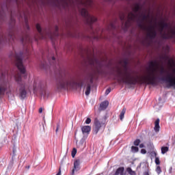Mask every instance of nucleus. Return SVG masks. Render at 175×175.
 <instances>
[{
	"label": "nucleus",
	"mask_w": 175,
	"mask_h": 175,
	"mask_svg": "<svg viewBox=\"0 0 175 175\" xmlns=\"http://www.w3.org/2000/svg\"><path fill=\"white\" fill-rule=\"evenodd\" d=\"M159 64L157 60L151 61L149 63V68L147 72V75L144 77L143 79L139 77H134L135 70H129L128 68V61H123V70L118 68L116 70L118 81L120 83H124L129 85H136V84H147L148 85H158V80L165 81L168 84L167 88L173 87L175 89V77L168 75L166 77H158L157 74V68Z\"/></svg>",
	"instance_id": "f257e3e1"
},
{
	"label": "nucleus",
	"mask_w": 175,
	"mask_h": 175,
	"mask_svg": "<svg viewBox=\"0 0 175 175\" xmlns=\"http://www.w3.org/2000/svg\"><path fill=\"white\" fill-rule=\"evenodd\" d=\"M14 59L15 65L21 73H17L14 75L15 81H16L21 87L19 89V96L21 99H25V98H27V90H25V83L23 82L21 75H25L24 78L27 79V70L24 64H23V53H15Z\"/></svg>",
	"instance_id": "f03ea898"
},
{
	"label": "nucleus",
	"mask_w": 175,
	"mask_h": 175,
	"mask_svg": "<svg viewBox=\"0 0 175 175\" xmlns=\"http://www.w3.org/2000/svg\"><path fill=\"white\" fill-rule=\"evenodd\" d=\"M84 83H85V79H79L78 81H76L75 77L59 70V77L56 79V88L57 90H65L68 87H73L74 85L83 87Z\"/></svg>",
	"instance_id": "7ed1b4c3"
},
{
	"label": "nucleus",
	"mask_w": 175,
	"mask_h": 175,
	"mask_svg": "<svg viewBox=\"0 0 175 175\" xmlns=\"http://www.w3.org/2000/svg\"><path fill=\"white\" fill-rule=\"evenodd\" d=\"M142 8L140 7V4L136 3L133 8V11L134 12V13L133 12H131L128 14V20L125 22L124 24L126 28H128L129 27V23H131V21H135V20L137 18V14H136V13L140 12Z\"/></svg>",
	"instance_id": "20e7f679"
},
{
	"label": "nucleus",
	"mask_w": 175,
	"mask_h": 175,
	"mask_svg": "<svg viewBox=\"0 0 175 175\" xmlns=\"http://www.w3.org/2000/svg\"><path fill=\"white\" fill-rule=\"evenodd\" d=\"M106 121H107L106 116H103L100 119H98V118H96L94 119V127L93 128V133L95 135L98 134V132L100 131V128H102V126H104V128H105Z\"/></svg>",
	"instance_id": "39448f33"
},
{
	"label": "nucleus",
	"mask_w": 175,
	"mask_h": 175,
	"mask_svg": "<svg viewBox=\"0 0 175 175\" xmlns=\"http://www.w3.org/2000/svg\"><path fill=\"white\" fill-rule=\"evenodd\" d=\"M80 13L81 16H83V18H85V21L86 24H88V25H90V27L91 25H92L93 23H95L98 20L95 16L90 15L88 13V11L87 10V9L85 8H82L80 10Z\"/></svg>",
	"instance_id": "423d86ee"
},
{
	"label": "nucleus",
	"mask_w": 175,
	"mask_h": 175,
	"mask_svg": "<svg viewBox=\"0 0 175 175\" xmlns=\"http://www.w3.org/2000/svg\"><path fill=\"white\" fill-rule=\"evenodd\" d=\"M144 29H147L148 33L147 34L148 38L150 39H155L157 38V30H155V26H150L148 28L144 27Z\"/></svg>",
	"instance_id": "0eeeda50"
},
{
	"label": "nucleus",
	"mask_w": 175,
	"mask_h": 175,
	"mask_svg": "<svg viewBox=\"0 0 175 175\" xmlns=\"http://www.w3.org/2000/svg\"><path fill=\"white\" fill-rule=\"evenodd\" d=\"M162 39H175V29H171L168 33L161 34Z\"/></svg>",
	"instance_id": "6e6552de"
},
{
	"label": "nucleus",
	"mask_w": 175,
	"mask_h": 175,
	"mask_svg": "<svg viewBox=\"0 0 175 175\" xmlns=\"http://www.w3.org/2000/svg\"><path fill=\"white\" fill-rule=\"evenodd\" d=\"M80 170V159H77L74 162V167L72 170V175L75 174V172H79Z\"/></svg>",
	"instance_id": "1a4fd4ad"
},
{
	"label": "nucleus",
	"mask_w": 175,
	"mask_h": 175,
	"mask_svg": "<svg viewBox=\"0 0 175 175\" xmlns=\"http://www.w3.org/2000/svg\"><path fill=\"white\" fill-rule=\"evenodd\" d=\"M159 25H160V28H159L160 35H161V38H162V33H163V29H167V28H169V24L167 23L162 21L160 23Z\"/></svg>",
	"instance_id": "9d476101"
},
{
	"label": "nucleus",
	"mask_w": 175,
	"mask_h": 175,
	"mask_svg": "<svg viewBox=\"0 0 175 175\" xmlns=\"http://www.w3.org/2000/svg\"><path fill=\"white\" fill-rule=\"evenodd\" d=\"M81 131L83 135H90V132H91V126H83L81 127Z\"/></svg>",
	"instance_id": "9b49d317"
},
{
	"label": "nucleus",
	"mask_w": 175,
	"mask_h": 175,
	"mask_svg": "<svg viewBox=\"0 0 175 175\" xmlns=\"http://www.w3.org/2000/svg\"><path fill=\"white\" fill-rule=\"evenodd\" d=\"M160 129H161V126H159V118H158L154 122V130L155 132L158 133L159 132Z\"/></svg>",
	"instance_id": "f8f14e48"
},
{
	"label": "nucleus",
	"mask_w": 175,
	"mask_h": 175,
	"mask_svg": "<svg viewBox=\"0 0 175 175\" xmlns=\"http://www.w3.org/2000/svg\"><path fill=\"white\" fill-rule=\"evenodd\" d=\"M109 106V101H104L100 105V110H106Z\"/></svg>",
	"instance_id": "ddd939ff"
},
{
	"label": "nucleus",
	"mask_w": 175,
	"mask_h": 175,
	"mask_svg": "<svg viewBox=\"0 0 175 175\" xmlns=\"http://www.w3.org/2000/svg\"><path fill=\"white\" fill-rule=\"evenodd\" d=\"M36 29L38 31V33H40L41 38H44V34L43 33V31H42V27H40V25L39 23L36 25Z\"/></svg>",
	"instance_id": "4468645a"
},
{
	"label": "nucleus",
	"mask_w": 175,
	"mask_h": 175,
	"mask_svg": "<svg viewBox=\"0 0 175 175\" xmlns=\"http://www.w3.org/2000/svg\"><path fill=\"white\" fill-rule=\"evenodd\" d=\"M85 94L86 96H88V95H90V94H91V84H90V83L87 84Z\"/></svg>",
	"instance_id": "2eb2a0df"
},
{
	"label": "nucleus",
	"mask_w": 175,
	"mask_h": 175,
	"mask_svg": "<svg viewBox=\"0 0 175 175\" xmlns=\"http://www.w3.org/2000/svg\"><path fill=\"white\" fill-rule=\"evenodd\" d=\"M126 111V108H123L120 114V120L121 121H122L124 120V117L125 116V113Z\"/></svg>",
	"instance_id": "dca6fc26"
},
{
	"label": "nucleus",
	"mask_w": 175,
	"mask_h": 175,
	"mask_svg": "<svg viewBox=\"0 0 175 175\" xmlns=\"http://www.w3.org/2000/svg\"><path fill=\"white\" fill-rule=\"evenodd\" d=\"M167 151H169V147L167 146L161 147V154H166Z\"/></svg>",
	"instance_id": "f3484780"
},
{
	"label": "nucleus",
	"mask_w": 175,
	"mask_h": 175,
	"mask_svg": "<svg viewBox=\"0 0 175 175\" xmlns=\"http://www.w3.org/2000/svg\"><path fill=\"white\" fill-rule=\"evenodd\" d=\"M141 17L142 21H146V20H148L150 15L142 14Z\"/></svg>",
	"instance_id": "a211bd4d"
},
{
	"label": "nucleus",
	"mask_w": 175,
	"mask_h": 175,
	"mask_svg": "<svg viewBox=\"0 0 175 175\" xmlns=\"http://www.w3.org/2000/svg\"><path fill=\"white\" fill-rule=\"evenodd\" d=\"M126 171L131 175H136V173L135 172V171L132 170V168L131 167H127Z\"/></svg>",
	"instance_id": "6ab92c4d"
},
{
	"label": "nucleus",
	"mask_w": 175,
	"mask_h": 175,
	"mask_svg": "<svg viewBox=\"0 0 175 175\" xmlns=\"http://www.w3.org/2000/svg\"><path fill=\"white\" fill-rule=\"evenodd\" d=\"M77 153V150L76 149V148H74L72 149V153H71V155H72V158H75V157H76Z\"/></svg>",
	"instance_id": "aec40b11"
},
{
	"label": "nucleus",
	"mask_w": 175,
	"mask_h": 175,
	"mask_svg": "<svg viewBox=\"0 0 175 175\" xmlns=\"http://www.w3.org/2000/svg\"><path fill=\"white\" fill-rule=\"evenodd\" d=\"M131 150L134 152H137L139 151V148L137 146H132Z\"/></svg>",
	"instance_id": "412c9836"
},
{
	"label": "nucleus",
	"mask_w": 175,
	"mask_h": 175,
	"mask_svg": "<svg viewBox=\"0 0 175 175\" xmlns=\"http://www.w3.org/2000/svg\"><path fill=\"white\" fill-rule=\"evenodd\" d=\"M156 172L158 174H161V173H162V170H161V167L160 166H157L156 168Z\"/></svg>",
	"instance_id": "4be33fe9"
},
{
	"label": "nucleus",
	"mask_w": 175,
	"mask_h": 175,
	"mask_svg": "<svg viewBox=\"0 0 175 175\" xmlns=\"http://www.w3.org/2000/svg\"><path fill=\"white\" fill-rule=\"evenodd\" d=\"M134 146H139V144H140V139H137L134 141L133 142Z\"/></svg>",
	"instance_id": "5701e85b"
},
{
	"label": "nucleus",
	"mask_w": 175,
	"mask_h": 175,
	"mask_svg": "<svg viewBox=\"0 0 175 175\" xmlns=\"http://www.w3.org/2000/svg\"><path fill=\"white\" fill-rule=\"evenodd\" d=\"M155 163H156V165H161V161H159V157L155 158Z\"/></svg>",
	"instance_id": "b1692460"
},
{
	"label": "nucleus",
	"mask_w": 175,
	"mask_h": 175,
	"mask_svg": "<svg viewBox=\"0 0 175 175\" xmlns=\"http://www.w3.org/2000/svg\"><path fill=\"white\" fill-rule=\"evenodd\" d=\"M118 169H122V171L119 172H118V175L120 174V175H124V167H120Z\"/></svg>",
	"instance_id": "393cba45"
},
{
	"label": "nucleus",
	"mask_w": 175,
	"mask_h": 175,
	"mask_svg": "<svg viewBox=\"0 0 175 175\" xmlns=\"http://www.w3.org/2000/svg\"><path fill=\"white\" fill-rule=\"evenodd\" d=\"M83 144H84V140H81L79 144H78V147H81L83 146Z\"/></svg>",
	"instance_id": "a878e982"
},
{
	"label": "nucleus",
	"mask_w": 175,
	"mask_h": 175,
	"mask_svg": "<svg viewBox=\"0 0 175 175\" xmlns=\"http://www.w3.org/2000/svg\"><path fill=\"white\" fill-rule=\"evenodd\" d=\"M109 92H111V88H109L108 89L106 90L105 95H109Z\"/></svg>",
	"instance_id": "bb28decb"
},
{
	"label": "nucleus",
	"mask_w": 175,
	"mask_h": 175,
	"mask_svg": "<svg viewBox=\"0 0 175 175\" xmlns=\"http://www.w3.org/2000/svg\"><path fill=\"white\" fill-rule=\"evenodd\" d=\"M55 36H58V29H59L58 26H55Z\"/></svg>",
	"instance_id": "cd10ccee"
},
{
	"label": "nucleus",
	"mask_w": 175,
	"mask_h": 175,
	"mask_svg": "<svg viewBox=\"0 0 175 175\" xmlns=\"http://www.w3.org/2000/svg\"><path fill=\"white\" fill-rule=\"evenodd\" d=\"M85 124H91V118H88L85 122Z\"/></svg>",
	"instance_id": "c85d7f7f"
},
{
	"label": "nucleus",
	"mask_w": 175,
	"mask_h": 175,
	"mask_svg": "<svg viewBox=\"0 0 175 175\" xmlns=\"http://www.w3.org/2000/svg\"><path fill=\"white\" fill-rule=\"evenodd\" d=\"M120 20H121V21H122V23H124V21H125V15H122L121 16H120Z\"/></svg>",
	"instance_id": "c756f323"
},
{
	"label": "nucleus",
	"mask_w": 175,
	"mask_h": 175,
	"mask_svg": "<svg viewBox=\"0 0 175 175\" xmlns=\"http://www.w3.org/2000/svg\"><path fill=\"white\" fill-rule=\"evenodd\" d=\"M161 75H162L163 73H165V68H163V66L161 67V72H160Z\"/></svg>",
	"instance_id": "7c9ffc66"
},
{
	"label": "nucleus",
	"mask_w": 175,
	"mask_h": 175,
	"mask_svg": "<svg viewBox=\"0 0 175 175\" xmlns=\"http://www.w3.org/2000/svg\"><path fill=\"white\" fill-rule=\"evenodd\" d=\"M90 83H91V84H92V83H94V76H92V75L90 76Z\"/></svg>",
	"instance_id": "2f4dec72"
},
{
	"label": "nucleus",
	"mask_w": 175,
	"mask_h": 175,
	"mask_svg": "<svg viewBox=\"0 0 175 175\" xmlns=\"http://www.w3.org/2000/svg\"><path fill=\"white\" fill-rule=\"evenodd\" d=\"M141 152L142 154H147V150H146V149H142Z\"/></svg>",
	"instance_id": "473e14b6"
},
{
	"label": "nucleus",
	"mask_w": 175,
	"mask_h": 175,
	"mask_svg": "<svg viewBox=\"0 0 175 175\" xmlns=\"http://www.w3.org/2000/svg\"><path fill=\"white\" fill-rule=\"evenodd\" d=\"M38 113H43V108L40 107V108L38 109Z\"/></svg>",
	"instance_id": "72a5a7b5"
},
{
	"label": "nucleus",
	"mask_w": 175,
	"mask_h": 175,
	"mask_svg": "<svg viewBox=\"0 0 175 175\" xmlns=\"http://www.w3.org/2000/svg\"><path fill=\"white\" fill-rule=\"evenodd\" d=\"M144 144H139V148H144Z\"/></svg>",
	"instance_id": "f704fd0d"
},
{
	"label": "nucleus",
	"mask_w": 175,
	"mask_h": 175,
	"mask_svg": "<svg viewBox=\"0 0 175 175\" xmlns=\"http://www.w3.org/2000/svg\"><path fill=\"white\" fill-rule=\"evenodd\" d=\"M51 60L53 61V62H55V57L54 56H53V57H51Z\"/></svg>",
	"instance_id": "c9c22d12"
},
{
	"label": "nucleus",
	"mask_w": 175,
	"mask_h": 175,
	"mask_svg": "<svg viewBox=\"0 0 175 175\" xmlns=\"http://www.w3.org/2000/svg\"><path fill=\"white\" fill-rule=\"evenodd\" d=\"M26 28H27V29H29V25H28V23H26Z\"/></svg>",
	"instance_id": "e433bc0d"
},
{
	"label": "nucleus",
	"mask_w": 175,
	"mask_h": 175,
	"mask_svg": "<svg viewBox=\"0 0 175 175\" xmlns=\"http://www.w3.org/2000/svg\"><path fill=\"white\" fill-rule=\"evenodd\" d=\"M59 125H58V124H57V129H56V131H55L56 132H58V129H59Z\"/></svg>",
	"instance_id": "4c0bfd02"
},
{
	"label": "nucleus",
	"mask_w": 175,
	"mask_h": 175,
	"mask_svg": "<svg viewBox=\"0 0 175 175\" xmlns=\"http://www.w3.org/2000/svg\"><path fill=\"white\" fill-rule=\"evenodd\" d=\"M49 62L51 65H53V63H51V59H49Z\"/></svg>",
	"instance_id": "58836bf2"
},
{
	"label": "nucleus",
	"mask_w": 175,
	"mask_h": 175,
	"mask_svg": "<svg viewBox=\"0 0 175 175\" xmlns=\"http://www.w3.org/2000/svg\"><path fill=\"white\" fill-rule=\"evenodd\" d=\"M139 27H140V28H143V25L142 24V23H140L139 25Z\"/></svg>",
	"instance_id": "ea45409f"
},
{
	"label": "nucleus",
	"mask_w": 175,
	"mask_h": 175,
	"mask_svg": "<svg viewBox=\"0 0 175 175\" xmlns=\"http://www.w3.org/2000/svg\"><path fill=\"white\" fill-rule=\"evenodd\" d=\"M21 40H22V42L24 43L25 38H22Z\"/></svg>",
	"instance_id": "a19ab883"
},
{
	"label": "nucleus",
	"mask_w": 175,
	"mask_h": 175,
	"mask_svg": "<svg viewBox=\"0 0 175 175\" xmlns=\"http://www.w3.org/2000/svg\"><path fill=\"white\" fill-rule=\"evenodd\" d=\"M172 169H173V168L171 167H170V173H172Z\"/></svg>",
	"instance_id": "79ce46f5"
},
{
	"label": "nucleus",
	"mask_w": 175,
	"mask_h": 175,
	"mask_svg": "<svg viewBox=\"0 0 175 175\" xmlns=\"http://www.w3.org/2000/svg\"><path fill=\"white\" fill-rule=\"evenodd\" d=\"M144 175H150L148 172H145Z\"/></svg>",
	"instance_id": "37998d69"
},
{
	"label": "nucleus",
	"mask_w": 175,
	"mask_h": 175,
	"mask_svg": "<svg viewBox=\"0 0 175 175\" xmlns=\"http://www.w3.org/2000/svg\"><path fill=\"white\" fill-rule=\"evenodd\" d=\"M173 73H175V68L172 70Z\"/></svg>",
	"instance_id": "c03bdc74"
},
{
	"label": "nucleus",
	"mask_w": 175,
	"mask_h": 175,
	"mask_svg": "<svg viewBox=\"0 0 175 175\" xmlns=\"http://www.w3.org/2000/svg\"><path fill=\"white\" fill-rule=\"evenodd\" d=\"M154 157H157V152H154Z\"/></svg>",
	"instance_id": "a18cd8bd"
},
{
	"label": "nucleus",
	"mask_w": 175,
	"mask_h": 175,
	"mask_svg": "<svg viewBox=\"0 0 175 175\" xmlns=\"http://www.w3.org/2000/svg\"><path fill=\"white\" fill-rule=\"evenodd\" d=\"M111 26H112V28H114V25H111Z\"/></svg>",
	"instance_id": "49530a36"
},
{
	"label": "nucleus",
	"mask_w": 175,
	"mask_h": 175,
	"mask_svg": "<svg viewBox=\"0 0 175 175\" xmlns=\"http://www.w3.org/2000/svg\"><path fill=\"white\" fill-rule=\"evenodd\" d=\"M92 65H94V62H92Z\"/></svg>",
	"instance_id": "de8ad7c7"
},
{
	"label": "nucleus",
	"mask_w": 175,
	"mask_h": 175,
	"mask_svg": "<svg viewBox=\"0 0 175 175\" xmlns=\"http://www.w3.org/2000/svg\"><path fill=\"white\" fill-rule=\"evenodd\" d=\"M27 169H29L30 167H29V166H27Z\"/></svg>",
	"instance_id": "09e8293b"
},
{
	"label": "nucleus",
	"mask_w": 175,
	"mask_h": 175,
	"mask_svg": "<svg viewBox=\"0 0 175 175\" xmlns=\"http://www.w3.org/2000/svg\"><path fill=\"white\" fill-rule=\"evenodd\" d=\"M43 68H44V64L43 65Z\"/></svg>",
	"instance_id": "8fccbe9b"
}]
</instances>
